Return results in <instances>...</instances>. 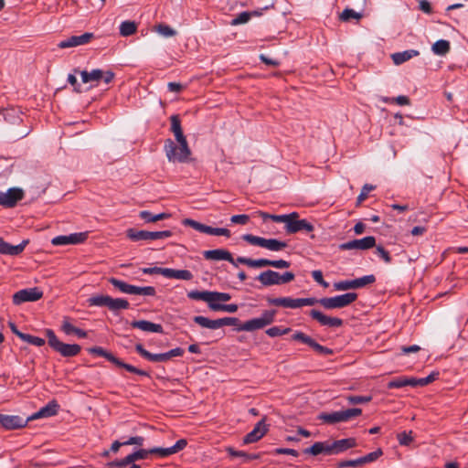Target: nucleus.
Here are the masks:
<instances>
[{
    "label": "nucleus",
    "instance_id": "1",
    "mask_svg": "<svg viewBox=\"0 0 468 468\" xmlns=\"http://www.w3.org/2000/svg\"><path fill=\"white\" fill-rule=\"evenodd\" d=\"M171 131L173 132L176 140L179 144L177 146L173 140L167 139L165 141V152L167 159L170 162L186 163L191 154V150L188 147L186 136L183 133L180 118L178 115H172Z\"/></svg>",
    "mask_w": 468,
    "mask_h": 468
},
{
    "label": "nucleus",
    "instance_id": "2",
    "mask_svg": "<svg viewBox=\"0 0 468 468\" xmlns=\"http://www.w3.org/2000/svg\"><path fill=\"white\" fill-rule=\"evenodd\" d=\"M193 321L201 327L211 330H216L226 325H238L236 330L239 332H252L265 327L259 317L248 320L241 324H239V320L237 317H223L216 320H211L202 315H197L193 317Z\"/></svg>",
    "mask_w": 468,
    "mask_h": 468
},
{
    "label": "nucleus",
    "instance_id": "3",
    "mask_svg": "<svg viewBox=\"0 0 468 468\" xmlns=\"http://www.w3.org/2000/svg\"><path fill=\"white\" fill-rule=\"evenodd\" d=\"M274 222L285 223V230L288 234H294L299 231L312 232L314 229L313 224L306 219H299L297 212L283 214L282 217L273 218Z\"/></svg>",
    "mask_w": 468,
    "mask_h": 468
},
{
    "label": "nucleus",
    "instance_id": "4",
    "mask_svg": "<svg viewBox=\"0 0 468 468\" xmlns=\"http://www.w3.org/2000/svg\"><path fill=\"white\" fill-rule=\"evenodd\" d=\"M88 303L90 306L107 307L114 314L126 310L130 306L129 302L123 298H112L104 294L93 295L88 299Z\"/></svg>",
    "mask_w": 468,
    "mask_h": 468
},
{
    "label": "nucleus",
    "instance_id": "5",
    "mask_svg": "<svg viewBox=\"0 0 468 468\" xmlns=\"http://www.w3.org/2000/svg\"><path fill=\"white\" fill-rule=\"evenodd\" d=\"M45 335L49 346L64 357L76 356L81 350V346L78 344H65L58 340L52 329H46Z\"/></svg>",
    "mask_w": 468,
    "mask_h": 468
},
{
    "label": "nucleus",
    "instance_id": "6",
    "mask_svg": "<svg viewBox=\"0 0 468 468\" xmlns=\"http://www.w3.org/2000/svg\"><path fill=\"white\" fill-rule=\"evenodd\" d=\"M88 352L90 354H91V355H97V356L105 357L108 361L112 362L116 367L124 368V369H126L127 371H129L131 373H134V374H137L139 376L149 377L148 372H146L144 370H142V369H139V368H137V367H133V366H132L130 364L124 363L122 360H121L120 358L116 357L113 354H112L111 352H108L107 350H105L101 346L90 347L88 349Z\"/></svg>",
    "mask_w": 468,
    "mask_h": 468
},
{
    "label": "nucleus",
    "instance_id": "7",
    "mask_svg": "<svg viewBox=\"0 0 468 468\" xmlns=\"http://www.w3.org/2000/svg\"><path fill=\"white\" fill-rule=\"evenodd\" d=\"M294 273L286 271L282 274L271 270H267L260 273L256 279L262 286L280 285L291 282L294 280Z\"/></svg>",
    "mask_w": 468,
    "mask_h": 468
},
{
    "label": "nucleus",
    "instance_id": "8",
    "mask_svg": "<svg viewBox=\"0 0 468 468\" xmlns=\"http://www.w3.org/2000/svg\"><path fill=\"white\" fill-rule=\"evenodd\" d=\"M135 350L140 356H142L144 358L151 362H166L170 360L172 357L182 356L185 353L183 348L176 347L165 353L152 354L146 349H144L142 344H137L135 346Z\"/></svg>",
    "mask_w": 468,
    "mask_h": 468
},
{
    "label": "nucleus",
    "instance_id": "9",
    "mask_svg": "<svg viewBox=\"0 0 468 468\" xmlns=\"http://www.w3.org/2000/svg\"><path fill=\"white\" fill-rule=\"evenodd\" d=\"M356 292H346L345 294L334 297H324L320 299V304L325 309H340L353 303L357 299Z\"/></svg>",
    "mask_w": 468,
    "mask_h": 468
},
{
    "label": "nucleus",
    "instance_id": "10",
    "mask_svg": "<svg viewBox=\"0 0 468 468\" xmlns=\"http://www.w3.org/2000/svg\"><path fill=\"white\" fill-rule=\"evenodd\" d=\"M242 239L248 243L267 249L271 251H280L287 247V243L276 239H264L252 234H244Z\"/></svg>",
    "mask_w": 468,
    "mask_h": 468
},
{
    "label": "nucleus",
    "instance_id": "11",
    "mask_svg": "<svg viewBox=\"0 0 468 468\" xmlns=\"http://www.w3.org/2000/svg\"><path fill=\"white\" fill-rule=\"evenodd\" d=\"M172 235L171 230L147 231L138 230L133 228L126 230L127 238L133 241L164 239Z\"/></svg>",
    "mask_w": 468,
    "mask_h": 468
},
{
    "label": "nucleus",
    "instance_id": "12",
    "mask_svg": "<svg viewBox=\"0 0 468 468\" xmlns=\"http://www.w3.org/2000/svg\"><path fill=\"white\" fill-rule=\"evenodd\" d=\"M237 261L239 264L247 265L250 268H263V267H273L276 269L289 268L291 263L285 260H268V259H258L253 260L246 257H238Z\"/></svg>",
    "mask_w": 468,
    "mask_h": 468
},
{
    "label": "nucleus",
    "instance_id": "13",
    "mask_svg": "<svg viewBox=\"0 0 468 468\" xmlns=\"http://www.w3.org/2000/svg\"><path fill=\"white\" fill-rule=\"evenodd\" d=\"M75 73H80L81 81L83 83H89L92 81L99 82L102 80L105 84L111 83L114 79V72L112 70L103 71L100 69H92L91 71L74 69Z\"/></svg>",
    "mask_w": 468,
    "mask_h": 468
},
{
    "label": "nucleus",
    "instance_id": "14",
    "mask_svg": "<svg viewBox=\"0 0 468 468\" xmlns=\"http://www.w3.org/2000/svg\"><path fill=\"white\" fill-rule=\"evenodd\" d=\"M376 282V277L373 274L366 275L354 280L339 281L334 283L335 291H347L352 289H359L372 284Z\"/></svg>",
    "mask_w": 468,
    "mask_h": 468
},
{
    "label": "nucleus",
    "instance_id": "15",
    "mask_svg": "<svg viewBox=\"0 0 468 468\" xmlns=\"http://www.w3.org/2000/svg\"><path fill=\"white\" fill-rule=\"evenodd\" d=\"M184 226L191 227L197 231L209 234V235H215V236H225L227 238L230 237V231L228 229L225 228H213L205 224H202L198 221H196L192 218H185L182 221Z\"/></svg>",
    "mask_w": 468,
    "mask_h": 468
},
{
    "label": "nucleus",
    "instance_id": "16",
    "mask_svg": "<svg viewBox=\"0 0 468 468\" xmlns=\"http://www.w3.org/2000/svg\"><path fill=\"white\" fill-rule=\"evenodd\" d=\"M42 297L43 292L37 287H33L16 292L12 298L15 305H20L26 302H36Z\"/></svg>",
    "mask_w": 468,
    "mask_h": 468
},
{
    "label": "nucleus",
    "instance_id": "17",
    "mask_svg": "<svg viewBox=\"0 0 468 468\" xmlns=\"http://www.w3.org/2000/svg\"><path fill=\"white\" fill-rule=\"evenodd\" d=\"M292 339L294 341L302 342L310 347H312L316 353L324 355V356H330L333 355V350L331 348H328L326 346H324L320 344H318L314 339H313L311 336L307 335L306 334L296 331L292 335Z\"/></svg>",
    "mask_w": 468,
    "mask_h": 468
},
{
    "label": "nucleus",
    "instance_id": "18",
    "mask_svg": "<svg viewBox=\"0 0 468 468\" xmlns=\"http://www.w3.org/2000/svg\"><path fill=\"white\" fill-rule=\"evenodd\" d=\"M376 246V239L373 236H367L360 239H353L339 245L340 250H366Z\"/></svg>",
    "mask_w": 468,
    "mask_h": 468
},
{
    "label": "nucleus",
    "instance_id": "19",
    "mask_svg": "<svg viewBox=\"0 0 468 468\" xmlns=\"http://www.w3.org/2000/svg\"><path fill=\"white\" fill-rule=\"evenodd\" d=\"M24 197V192L17 187L9 188L6 192H0V206L14 207Z\"/></svg>",
    "mask_w": 468,
    "mask_h": 468
},
{
    "label": "nucleus",
    "instance_id": "20",
    "mask_svg": "<svg viewBox=\"0 0 468 468\" xmlns=\"http://www.w3.org/2000/svg\"><path fill=\"white\" fill-rule=\"evenodd\" d=\"M28 417L24 419L17 415H4L0 413V425L5 430H16L27 426Z\"/></svg>",
    "mask_w": 468,
    "mask_h": 468
},
{
    "label": "nucleus",
    "instance_id": "21",
    "mask_svg": "<svg viewBox=\"0 0 468 468\" xmlns=\"http://www.w3.org/2000/svg\"><path fill=\"white\" fill-rule=\"evenodd\" d=\"M268 431L265 418L256 423L253 430L246 434L242 440L243 444H250L260 441Z\"/></svg>",
    "mask_w": 468,
    "mask_h": 468
},
{
    "label": "nucleus",
    "instance_id": "22",
    "mask_svg": "<svg viewBox=\"0 0 468 468\" xmlns=\"http://www.w3.org/2000/svg\"><path fill=\"white\" fill-rule=\"evenodd\" d=\"M203 255L206 260L227 261L230 262L232 265H234L235 267H238V264L239 263L237 261V259L235 260L232 257V254L229 250H223V249L205 250L203 252Z\"/></svg>",
    "mask_w": 468,
    "mask_h": 468
},
{
    "label": "nucleus",
    "instance_id": "23",
    "mask_svg": "<svg viewBox=\"0 0 468 468\" xmlns=\"http://www.w3.org/2000/svg\"><path fill=\"white\" fill-rule=\"evenodd\" d=\"M93 38H94L93 33L86 32L80 36H71L69 38L60 41L58 44V47L59 48H68L78 47V46L88 44Z\"/></svg>",
    "mask_w": 468,
    "mask_h": 468
},
{
    "label": "nucleus",
    "instance_id": "24",
    "mask_svg": "<svg viewBox=\"0 0 468 468\" xmlns=\"http://www.w3.org/2000/svg\"><path fill=\"white\" fill-rule=\"evenodd\" d=\"M88 237L86 232L73 233L70 235H60L52 239L51 243L54 246H64L68 244L82 243Z\"/></svg>",
    "mask_w": 468,
    "mask_h": 468
},
{
    "label": "nucleus",
    "instance_id": "25",
    "mask_svg": "<svg viewBox=\"0 0 468 468\" xmlns=\"http://www.w3.org/2000/svg\"><path fill=\"white\" fill-rule=\"evenodd\" d=\"M309 315L316 320L321 325L329 327H340L343 325V320L338 317H330L322 312L313 309L309 312Z\"/></svg>",
    "mask_w": 468,
    "mask_h": 468
},
{
    "label": "nucleus",
    "instance_id": "26",
    "mask_svg": "<svg viewBox=\"0 0 468 468\" xmlns=\"http://www.w3.org/2000/svg\"><path fill=\"white\" fill-rule=\"evenodd\" d=\"M357 445L355 438H346L330 442L331 455L339 454Z\"/></svg>",
    "mask_w": 468,
    "mask_h": 468
},
{
    "label": "nucleus",
    "instance_id": "27",
    "mask_svg": "<svg viewBox=\"0 0 468 468\" xmlns=\"http://www.w3.org/2000/svg\"><path fill=\"white\" fill-rule=\"evenodd\" d=\"M58 404L56 400L49 401L46 406L42 407L37 412L28 417L29 421L39 419V418H48L55 416L58 411Z\"/></svg>",
    "mask_w": 468,
    "mask_h": 468
},
{
    "label": "nucleus",
    "instance_id": "28",
    "mask_svg": "<svg viewBox=\"0 0 468 468\" xmlns=\"http://www.w3.org/2000/svg\"><path fill=\"white\" fill-rule=\"evenodd\" d=\"M131 326L144 332L163 334L164 329L160 324H154L147 320L133 321Z\"/></svg>",
    "mask_w": 468,
    "mask_h": 468
},
{
    "label": "nucleus",
    "instance_id": "29",
    "mask_svg": "<svg viewBox=\"0 0 468 468\" xmlns=\"http://www.w3.org/2000/svg\"><path fill=\"white\" fill-rule=\"evenodd\" d=\"M303 453L311 454L314 456L321 454V453L331 455L330 442L329 441L314 442L311 447L304 449Z\"/></svg>",
    "mask_w": 468,
    "mask_h": 468
},
{
    "label": "nucleus",
    "instance_id": "30",
    "mask_svg": "<svg viewBox=\"0 0 468 468\" xmlns=\"http://www.w3.org/2000/svg\"><path fill=\"white\" fill-rule=\"evenodd\" d=\"M267 302L271 305L282 306L284 308H298V298L292 299L290 297H280V298H267Z\"/></svg>",
    "mask_w": 468,
    "mask_h": 468
},
{
    "label": "nucleus",
    "instance_id": "31",
    "mask_svg": "<svg viewBox=\"0 0 468 468\" xmlns=\"http://www.w3.org/2000/svg\"><path fill=\"white\" fill-rule=\"evenodd\" d=\"M0 117L11 124H18L22 121L19 111L15 108L0 111Z\"/></svg>",
    "mask_w": 468,
    "mask_h": 468
},
{
    "label": "nucleus",
    "instance_id": "32",
    "mask_svg": "<svg viewBox=\"0 0 468 468\" xmlns=\"http://www.w3.org/2000/svg\"><path fill=\"white\" fill-rule=\"evenodd\" d=\"M165 277L169 279L190 281L194 276L188 270H175L166 268Z\"/></svg>",
    "mask_w": 468,
    "mask_h": 468
},
{
    "label": "nucleus",
    "instance_id": "33",
    "mask_svg": "<svg viewBox=\"0 0 468 468\" xmlns=\"http://www.w3.org/2000/svg\"><path fill=\"white\" fill-rule=\"evenodd\" d=\"M419 54H420V52L418 50L409 49V50H405L403 52L394 53V54H392L391 58H392L393 62L396 65H400V64L408 61L409 59L412 58L413 57L418 56Z\"/></svg>",
    "mask_w": 468,
    "mask_h": 468
},
{
    "label": "nucleus",
    "instance_id": "34",
    "mask_svg": "<svg viewBox=\"0 0 468 468\" xmlns=\"http://www.w3.org/2000/svg\"><path fill=\"white\" fill-rule=\"evenodd\" d=\"M108 282L116 289H118L122 293L133 294L134 293V286L129 284L123 281L118 280L114 277H111L108 279Z\"/></svg>",
    "mask_w": 468,
    "mask_h": 468
},
{
    "label": "nucleus",
    "instance_id": "35",
    "mask_svg": "<svg viewBox=\"0 0 468 468\" xmlns=\"http://www.w3.org/2000/svg\"><path fill=\"white\" fill-rule=\"evenodd\" d=\"M261 15V11L254 10L251 12L244 11L239 13L235 18H233L230 22L231 26H238L241 24L247 23L251 16H258Z\"/></svg>",
    "mask_w": 468,
    "mask_h": 468
},
{
    "label": "nucleus",
    "instance_id": "36",
    "mask_svg": "<svg viewBox=\"0 0 468 468\" xmlns=\"http://www.w3.org/2000/svg\"><path fill=\"white\" fill-rule=\"evenodd\" d=\"M319 420H323L325 423L335 424L338 422H344L342 410L334 411L330 413H321L319 415Z\"/></svg>",
    "mask_w": 468,
    "mask_h": 468
},
{
    "label": "nucleus",
    "instance_id": "37",
    "mask_svg": "<svg viewBox=\"0 0 468 468\" xmlns=\"http://www.w3.org/2000/svg\"><path fill=\"white\" fill-rule=\"evenodd\" d=\"M187 297L192 300H201L207 303L208 308L210 309L211 303V291H190L187 292Z\"/></svg>",
    "mask_w": 468,
    "mask_h": 468
},
{
    "label": "nucleus",
    "instance_id": "38",
    "mask_svg": "<svg viewBox=\"0 0 468 468\" xmlns=\"http://www.w3.org/2000/svg\"><path fill=\"white\" fill-rule=\"evenodd\" d=\"M226 451L231 457L243 458V462H248L250 460H257V459H260V457H261L260 453H247L246 452H243V451H237L232 447H228Z\"/></svg>",
    "mask_w": 468,
    "mask_h": 468
},
{
    "label": "nucleus",
    "instance_id": "39",
    "mask_svg": "<svg viewBox=\"0 0 468 468\" xmlns=\"http://www.w3.org/2000/svg\"><path fill=\"white\" fill-rule=\"evenodd\" d=\"M28 244V239L23 240L18 245H11L5 242L4 255L16 256L23 252L26 246Z\"/></svg>",
    "mask_w": 468,
    "mask_h": 468
},
{
    "label": "nucleus",
    "instance_id": "40",
    "mask_svg": "<svg viewBox=\"0 0 468 468\" xmlns=\"http://www.w3.org/2000/svg\"><path fill=\"white\" fill-rule=\"evenodd\" d=\"M450 42L444 39L436 41L431 47L433 53L438 56H445L450 51Z\"/></svg>",
    "mask_w": 468,
    "mask_h": 468
},
{
    "label": "nucleus",
    "instance_id": "41",
    "mask_svg": "<svg viewBox=\"0 0 468 468\" xmlns=\"http://www.w3.org/2000/svg\"><path fill=\"white\" fill-rule=\"evenodd\" d=\"M137 30V25L133 21H123L120 26V34L122 37H129Z\"/></svg>",
    "mask_w": 468,
    "mask_h": 468
},
{
    "label": "nucleus",
    "instance_id": "42",
    "mask_svg": "<svg viewBox=\"0 0 468 468\" xmlns=\"http://www.w3.org/2000/svg\"><path fill=\"white\" fill-rule=\"evenodd\" d=\"M387 386H388V388H403L406 386L411 387L410 378L399 377V378H394V379L390 380Z\"/></svg>",
    "mask_w": 468,
    "mask_h": 468
},
{
    "label": "nucleus",
    "instance_id": "43",
    "mask_svg": "<svg viewBox=\"0 0 468 468\" xmlns=\"http://www.w3.org/2000/svg\"><path fill=\"white\" fill-rule=\"evenodd\" d=\"M239 306L235 303L225 304V303H213L210 304V310L218 312L223 311L230 314L236 313L238 311Z\"/></svg>",
    "mask_w": 468,
    "mask_h": 468
},
{
    "label": "nucleus",
    "instance_id": "44",
    "mask_svg": "<svg viewBox=\"0 0 468 468\" xmlns=\"http://www.w3.org/2000/svg\"><path fill=\"white\" fill-rule=\"evenodd\" d=\"M155 31L165 37H170L176 35V31L165 24H158L154 27Z\"/></svg>",
    "mask_w": 468,
    "mask_h": 468
},
{
    "label": "nucleus",
    "instance_id": "45",
    "mask_svg": "<svg viewBox=\"0 0 468 468\" xmlns=\"http://www.w3.org/2000/svg\"><path fill=\"white\" fill-rule=\"evenodd\" d=\"M361 17H362V15L360 13H357L355 10L350 9V8H346L340 14V19L345 22L349 21L351 18L360 19Z\"/></svg>",
    "mask_w": 468,
    "mask_h": 468
},
{
    "label": "nucleus",
    "instance_id": "46",
    "mask_svg": "<svg viewBox=\"0 0 468 468\" xmlns=\"http://www.w3.org/2000/svg\"><path fill=\"white\" fill-rule=\"evenodd\" d=\"M149 454V449H140L128 454V457L131 463H134V462L137 460L146 459Z\"/></svg>",
    "mask_w": 468,
    "mask_h": 468
},
{
    "label": "nucleus",
    "instance_id": "47",
    "mask_svg": "<svg viewBox=\"0 0 468 468\" xmlns=\"http://www.w3.org/2000/svg\"><path fill=\"white\" fill-rule=\"evenodd\" d=\"M156 293L155 288L153 286L139 287L134 286V295L154 296Z\"/></svg>",
    "mask_w": 468,
    "mask_h": 468
},
{
    "label": "nucleus",
    "instance_id": "48",
    "mask_svg": "<svg viewBox=\"0 0 468 468\" xmlns=\"http://www.w3.org/2000/svg\"><path fill=\"white\" fill-rule=\"evenodd\" d=\"M275 315L276 310H266L261 314V316L259 318L263 323L264 326H267L273 323Z\"/></svg>",
    "mask_w": 468,
    "mask_h": 468
},
{
    "label": "nucleus",
    "instance_id": "49",
    "mask_svg": "<svg viewBox=\"0 0 468 468\" xmlns=\"http://www.w3.org/2000/svg\"><path fill=\"white\" fill-rule=\"evenodd\" d=\"M211 303H219L218 302H228L231 299V295L228 292H219L211 291Z\"/></svg>",
    "mask_w": 468,
    "mask_h": 468
},
{
    "label": "nucleus",
    "instance_id": "50",
    "mask_svg": "<svg viewBox=\"0 0 468 468\" xmlns=\"http://www.w3.org/2000/svg\"><path fill=\"white\" fill-rule=\"evenodd\" d=\"M383 454V452L381 449H378L375 452H369L366 454L363 457H360L362 465L365 463H372L376 460H378L381 455Z\"/></svg>",
    "mask_w": 468,
    "mask_h": 468
},
{
    "label": "nucleus",
    "instance_id": "51",
    "mask_svg": "<svg viewBox=\"0 0 468 468\" xmlns=\"http://www.w3.org/2000/svg\"><path fill=\"white\" fill-rule=\"evenodd\" d=\"M291 331H292V329L290 327L282 329L279 326H272L266 330V334L271 337H276V336L286 335Z\"/></svg>",
    "mask_w": 468,
    "mask_h": 468
},
{
    "label": "nucleus",
    "instance_id": "52",
    "mask_svg": "<svg viewBox=\"0 0 468 468\" xmlns=\"http://www.w3.org/2000/svg\"><path fill=\"white\" fill-rule=\"evenodd\" d=\"M21 340L37 346H42L45 345V340L41 337L26 334L21 336Z\"/></svg>",
    "mask_w": 468,
    "mask_h": 468
},
{
    "label": "nucleus",
    "instance_id": "53",
    "mask_svg": "<svg viewBox=\"0 0 468 468\" xmlns=\"http://www.w3.org/2000/svg\"><path fill=\"white\" fill-rule=\"evenodd\" d=\"M342 413H343V419H344V422H345V421H348L349 420H351L355 417L360 416L362 414V410L359 408H352V409H347V410H342Z\"/></svg>",
    "mask_w": 468,
    "mask_h": 468
},
{
    "label": "nucleus",
    "instance_id": "54",
    "mask_svg": "<svg viewBox=\"0 0 468 468\" xmlns=\"http://www.w3.org/2000/svg\"><path fill=\"white\" fill-rule=\"evenodd\" d=\"M375 189V186L366 184L363 186L359 196L357 197L356 205H360L368 196V193Z\"/></svg>",
    "mask_w": 468,
    "mask_h": 468
},
{
    "label": "nucleus",
    "instance_id": "55",
    "mask_svg": "<svg viewBox=\"0 0 468 468\" xmlns=\"http://www.w3.org/2000/svg\"><path fill=\"white\" fill-rule=\"evenodd\" d=\"M346 399L351 404H365L369 402L372 398L370 396H348Z\"/></svg>",
    "mask_w": 468,
    "mask_h": 468
},
{
    "label": "nucleus",
    "instance_id": "56",
    "mask_svg": "<svg viewBox=\"0 0 468 468\" xmlns=\"http://www.w3.org/2000/svg\"><path fill=\"white\" fill-rule=\"evenodd\" d=\"M411 433H412V431H410L409 433L406 431H402V432L399 433L398 440L399 441V444L405 445V446L410 445L413 441V437L411 436Z\"/></svg>",
    "mask_w": 468,
    "mask_h": 468
},
{
    "label": "nucleus",
    "instance_id": "57",
    "mask_svg": "<svg viewBox=\"0 0 468 468\" xmlns=\"http://www.w3.org/2000/svg\"><path fill=\"white\" fill-rule=\"evenodd\" d=\"M376 247V254L378 255L386 263L391 262V257L389 252L385 250V248L381 245L375 246Z\"/></svg>",
    "mask_w": 468,
    "mask_h": 468
},
{
    "label": "nucleus",
    "instance_id": "58",
    "mask_svg": "<svg viewBox=\"0 0 468 468\" xmlns=\"http://www.w3.org/2000/svg\"><path fill=\"white\" fill-rule=\"evenodd\" d=\"M149 453L150 454H158L161 457H167V456L172 455V451H171L170 447H168V448L155 447V448L149 449Z\"/></svg>",
    "mask_w": 468,
    "mask_h": 468
},
{
    "label": "nucleus",
    "instance_id": "59",
    "mask_svg": "<svg viewBox=\"0 0 468 468\" xmlns=\"http://www.w3.org/2000/svg\"><path fill=\"white\" fill-rule=\"evenodd\" d=\"M132 464L131 461L129 460L128 455L121 460H115L112 462H110L107 465L109 467H117V468H123L128 465Z\"/></svg>",
    "mask_w": 468,
    "mask_h": 468
},
{
    "label": "nucleus",
    "instance_id": "60",
    "mask_svg": "<svg viewBox=\"0 0 468 468\" xmlns=\"http://www.w3.org/2000/svg\"><path fill=\"white\" fill-rule=\"evenodd\" d=\"M361 460L360 458H357L356 460H345L341 461L337 463L338 468H345V467H357L361 466Z\"/></svg>",
    "mask_w": 468,
    "mask_h": 468
},
{
    "label": "nucleus",
    "instance_id": "61",
    "mask_svg": "<svg viewBox=\"0 0 468 468\" xmlns=\"http://www.w3.org/2000/svg\"><path fill=\"white\" fill-rule=\"evenodd\" d=\"M312 277L317 283L322 285L324 288H327L329 286V283L324 280L323 272L320 270L313 271Z\"/></svg>",
    "mask_w": 468,
    "mask_h": 468
},
{
    "label": "nucleus",
    "instance_id": "62",
    "mask_svg": "<svg viewBox=\"0 0 468 468\" xmlns=\"http://www.w3.org/2000/svg\"><path fill=\"white\" fill-rule=\"evenodd\" d=\"M69 320V317H64L61 324V330L68 335L74 334L76 329V327L72 325Z\"/></svg>",
    "mask_w": 468,
    "mask_h": 468
},
{
    "label": "nucleus",
    "instance_id": "63",
    "mask_svg": "<svg viewBox=\"0 0 468 468\" xmlns=\"http://www.w3.org/2000/svg\"><path fill=\"white\" fill-rule=\"evenodd\" d=\"M316 303H320V299L316 298H298V308L303 306H313Z\"/></svg>",
    "mask_w": 468,
    "mask_h": 468
},
{
    "label": "nucleus",
    "instance_id": "64",
    "mask_svg": "<svg viewBox=\"0 0 468 468\" xmlns=\"http://www.w3.org/2000/svg\"><path fill=\"white\" fill-rule=\"evenodd\" d=\"M250 217L245 214L234 215L230 218V221L234 224L245 225L249 222Z\"/></svg>",
    "mask_w": 468,
    "mask_h": 468
}]
</instances>
